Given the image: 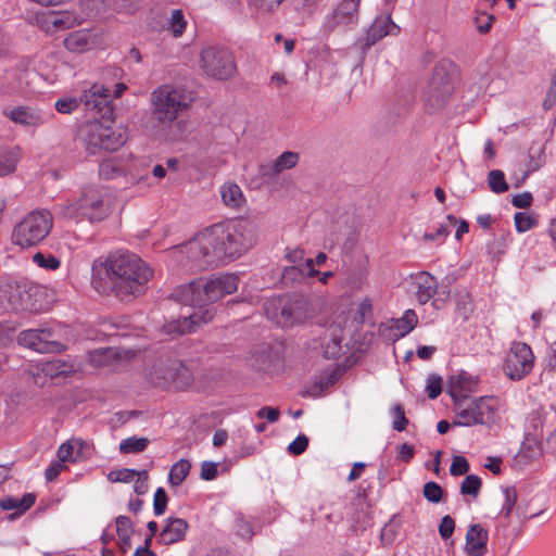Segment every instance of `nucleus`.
<instances>
[{
    "label": "nucleus",
    "mask_w": 556,
    "mask_h": 556,
    "mask_svg": "<svg viewBox=\"0 0 556 556\" xmlns=\"http://www.w3.org/2000/svg\"><path fill=\"white\" fill-rule=\"evenodd\" d=\"M257 237L258 229L253 222L229 219L203 229L175 248L172 256L182 267L203 269L241 257L256 244Z\"/></svg>",
    "instance_id": "f257e3e1"
},
{
    "label": "nucleus",
    "mask_w": 556,
    "mask_h": 556,
    "mask_svg": "<svg viewBox=\"0 0 556 556\" xmlns=\"http://www.w3.org/2000/svg\"><path fill=\"white\" fill-rule=\"evenodd\" d=\"M239 277L226 273L214 275L207 279L199 278L187 285L178 287L174 296L181 303L190 306H203L222 300L238 290ZM215 311L212 307H200L189 316L172 320L165 326L169 334H185L195 331L200 326L213 320Z\"/></svg>",
    "instance_id": "f03ea898"
},
{
    "label": "nucleus",
    "mask_w": 556,
    "mask_h": 556,
    "mask_svg": "<svg viewBox=\"0 0 556 556\" xmlns=\"http://www.w3.org/2000/svg\"><path fill=\"white\" fill-rule=\"evenodd\" d=\"M152 277V268L136 254L116 252L93 263L91 283L101 294L115 290L118 295L137 296Z\"/></svg>",
    "instance_id": "7ed1b4c3"
},
{
    "label": "nucleus",
    "mask_w": 556,
    "mask_h": 556,
    "mask_svg": "<svg viewBox=\"0 0 556 556\" xmlns=\"http://www.w3.org/2000/svg\"><path fill=\"white\" fill-rule=\"evenodd\" d=\"M191 98L186 89L164 84L150 94V124L159 139L177 141L190 134V123L180 115L191 106Z\"/></svg>",
    "instance_id": "20e7f679"
},
{
    "label": "nucleus",
    "mask_w": 556,
    "mask_h": 556,
    "mask_svg": "<svg viewBox=\"0 0 556 556\" xmlns=\"http://www.w3.org/2000/svg\"><path fill=\"white\" fill-rule=\"evenodd\" d=\"M504 402L494 395L458 400L453 405L452 425L456 427L492 426L501 420Z\"/></svg>",
    "instance_id": "39448f33"
},
{
    "label": "nucleus",
    "mask_w": 556,
    "mask_h": 556,
    "mask_svg": "<svg viewBox=\"0 0 556 556\" xmlns=\"http://www.w3.org/2000/svg\"><path fill=\"white\" fill-rule=\"evenodd\" d=\"M55 210L56 214L63 218L77 219L87 217L90 222L102 220L109 214V206L105 203V192L98 186L84 188L77 202L60 204Z\"/></svg>",
    "instance_id": "423d86ee"
},
{
    "label": "nucleus",
    "mask_w": 556,
    "mask_h": 556,
    "mask_svg": "<svg viewBox=\"0 0 556 556\" xmlns=\"http://www.w3.org/2000/svg\"><path fill=\"white\" fill-rule=\"evenodd\" d=\"M87 150L96 154L100 150L115 151L127 140L126 130L110 118L89 122L81 130Z\"/></svg>",
    "instance_id": "0eeeda50"
},
{
    "label": "nucleus",
    "mask_w": 556,
    "mask_h": 556,
    "mask_svg": "<svg viewBox=\"0 0 556 556\" xmlns=\"http://www.w3.org/2000/svg\"><path fill=\"white\" fill-rule=\"evenodd\" d=\"M53 216L47 210H35L26 214L12 231V242L23 249L40 243L51 231Z\"/></svg>",
    "instance_id": "6e6552de"
},
{
    "label": "nucleus",
    "mask_w": 556,
    "mask_h": 556,
    "mask_svg": "<svg viewBox=\"0 0 556 556\" xmlns=\"http://www.w3.org/2000/svg\"><path fill=\"white\" fill-rule=\"evenodd\" d=\"M200 67L210 77L218 80L231 78L237 71L235 58L229 49L208 46L201 50Z\"/></svg>",
    "instance_id": "1a4fd4ad"
},
{
    "label": "nucleus",
    "mask_w": 556,
    "mask_h": 556,
    "mask_svg": "<svg viewBox=\"0 0 556 556\" xmlns=\"http://www.w3.org/2000/svg\"><path fill=\"white\" fill-rule=\"evenodd\" d=\"M534 355L531 348L523 342H514L504 362L505 375L515 381L525 378L533 368Z\"/></svg>",
    "instance_id": "9d476101"
},
{
    "label": "nucleus",
    "mask_w": 556,
    "mask_h": 556,
    "mask_svg": "<svg viewBox=\"0 0 556 556\" xmlns=\"http://www.w3.org/2000/svg\"><path fill=\"white\" fill-rule=\"evenodd\" d=\"M277 312L271 316L281 327H291L308 316V305L302 299H278L270 303Z\"/></svg>",
    "instance_id": "9b49d317"
},
{
    "label": "nucleus",
    "mask_w": 556,
    "mask_h": 556,
    "mask_svg": "<svg viewBox=\"0 0 556 556\" xmlns=\"http://www.w3.org/2000/svg\"><path fill=\"white\" fill-rule=\"evenodd\" d=\"M99 174L105 179L128 177V180L134 184L143 179V176L137 170L131 155H121L104 160L99 165Z\"/></svg>",
    "instance_id": "f8f14e48"
},
{
    "label": "nucleus",
    "mask_w": 556,
    "mask_h": 556,
    "mask_svg": "<svg viewBox=\"0 0 556 556\" xmlns=\"http://www.w3.org/2000/svg\"><path fill=\"white\" fill-rule=\"evenodd\" d=\"M18 343L39 353H54L64 345L53 338L49 329H28L18 334Z\"/></svg>",
    "instance_id": "ddd939ff"
},
{
    "label": "nucleus",
    "mask_w": 556,
    "mask_h": 556,
    "mask_svg": "<svg viewBox=\"0 0 556 556\" xmlns=\"http://www.w3.org/2000/svg\"><path fill=\"white\" fill-rule=\"evenodd\" d=\"M111 91L101 84H93L89 89H85L80 97V101L87 110L97 111L99 113H111L110 106Z\"/></svg>",
    "instance_id": "4468645a"
},
{
    "label": "nucleus",
    "mask_w": 556,
    "mask_h": 556,
    "mask_svg": "<svg viewBox=\"0 0 556 556\" xmlns=\"http://www.w3.org/2000/svg\"><path fill=\"white\" fill-rule=\"evenodd\" d=\"M453 85L443 65L437 66L429 85V101L431 105L439 106L452 92Z\"/></svg>",
    "instance_id": "2eb2a0df"
},
{
    "label": "nucleus",
    "mask_w": 556,
    "mask_h": 556,
    "mask_svg": "<svg viewBox=\"0 0 556 556\" xmlns=\"http://www.w3.org/2000/svg\"><path fill=\"white\" fill-rule=\"evenodd\" d=\"M361 0H341L333 12L327 17V26L334 28L339 25H349L357 22Z\"/></svg>",
    "instance_id": "dca6fc26"
},
{
    "label": "nucleus",
    "mask_w": 556,
    "mask_h": 556,
    "mask_svg": "<svg viewBox=\"0 0 556 556\" xmlns=\"http://www.w3.org/2000/svg\"><path fill=\"white\" fill-rule=\"evenodd\" d=\"M477 386V377L466 371H460L451 376L448 380V393L452 396L453 405L456 404V401L458 400L468 399L467 393L476 392Z\"/></svg>",
    "instance_id": "f3484780"
},
{
    "label": "nucleus",
    "mask_w": 556,
    "mask_h": 556,
    "mask_svg": "<svg viewBox=\"0 0 556 556\" xmlns=\"http://www.w3.org/2000/svg\"><path fill=\"white\" fill-rule=\"evenodd\" d=\"M84 16L71 11L56 12L60 22V29L65 30L80 24L85 17L100 12L103 8V0H80Z\"/></svg>",
    "instance_id": "a211bd4d"
},
{
    "label": "nucleus",
    "mask_w": 556,
    "mask_h": 556,
    "mask_svg": "<svg viewBox=\"0 0 556 556\" xmlns=\"http://www.w3.org/2000/svg\"><path fill=\"white\" fill-rule=\"evenodd\" d=\"M343 329L341 324H332L326 330L321 342L320 351L326 358H337L342 352Z\"/></svg>",
    "instance_id": "6ab92c4d"
},
{
    "label": "nucleus",
    "mask_w": 556,
    "mask_h": 556,
    "mask_svg": "<svg viewBox=\"0 0 556 556\" xmlns=\"http://www.w3.org/2000/svg\"><path fill=\"white\" fill-rule=\"evenodd\" d=\"M7 116L15 124L25 127H37L46 122L45 114L31 106H16L7 113Z\"/></svg>",
    "instance_id": "aec40b11"
},
{
    "label": "nucleus",
    "mask_w": 556,
    "mask_h": 556,
    "mask_svg": "<svg viewBox=\"0 0 556 556\" xmlns=\"http://www.w3.org/2000/svg\"><path fill=\"white\" fill-rule=\"evenodd\" d=\"M488 530L481 523H472L466 533V551L470 556H482L486 552Z\"/></svg>",
    "instance_id": "412c9836"
},
{
    "label": "nucleus",
    "mask_w": 556,
    "mask_h": 556,
    "mask_svg": "<svg viewBox=\"0 0 556 556\" xmlns=\"http://www.w3.org/2000/svg\"><path fill=\"white\" fill-rule=\"evenodd\" d=\"M413 283L416 289V299L420 304H426L434 298L438 289V281L429 273L421 271L413 276Z\"/></svg>",
    "instance_id": "4be33fe9"
},
{
    "label": "nucleus",
    "mask_w": 556,
    "mask_h": 556,
    "mask_svg": "<svg viewBox=\"0 0 556 556\" xmlns=\"http://www.w3.org/2000/svg\"><path fill=\"white\" fill-rule=\"evenodd\" d=\"M399 31V26L390 16H379L367 31L366 45L371 46L388 35H397Z\"/></svg>",
    "instance_id": "5701e85b"
},
{
    "label": "nucleus",
    "mask_w": 556,
    "mask_h": 556,
    "mask_svg": "<svg viewBox=\"0 0 556 556\" xmlns=\"http://www.w3.org/2000/svg\"><path fill=\"white\" fill-rule=\"evenodd\" d=\"M188 523H148L151 533L160 532V541L174 544L184 539Z\"/></svg>",
    "instance_id": "b1692460"
},
{
    "label": "nucleus",
    "mask_w": 556,
    "mask_h": 556,
    "mask_svg": "<svg viewBox=\"0 0 556 556\" xmlns=\"http://www.w3.org/2000/svg\"><path fill=\"white\" fill-rule=\"evenodd\" d=\"M327 255L323 252L318 253L315 258H306L301 267L290 266L283 270V279H294L298 275H305L307 277H314L319 274L315 269V265L321 266L326 263Z\"/></svg>",
    "instance_id": "393cba45"
},
{
    "label": "nucleus",
    "mask_w": 556,
    "mask_h": 556,
    "mask_svg": "<svg viewBox=\"0 0 556 556\" xmlns=\"http://www.w3.org/2000/svg\"><path fill=\"white\" fill-rule=\"evenodd\" d=\"M418 317L413 309H406L402 317L391 321L390 331L395 339L403 338L408 334L417 325Z\"/></svg>",
    "instance_id": "a878e982"
},
{
    "label": "nucleus",
    "mask_w": 556,
    "mask_h": 556,
    "mask_svg": "<svg viewBox=\"0 0 556 556\" xmlns=\"http://www.w3.org/2000/svg\"><path fill=\"white\" fill-rule=\"evenodd\" d=\"M501 508L496 514L498 519H509L517 502V491L513 486H502L497 498Z\"/></svg>",
    "instance_id": "bb28decb"
},
{
    "label": "nucleus",
    "mask_w": 556,
    "mask_h": 556,
    "mask_svg": "<svg viewBox=\"0 0 556 556\" xmlns=\"http://www.w3.org/2000/svg\"><path fill=\"white\" fill-rule=\"evenodd\" d=\"M36 501L34 493H26L22 497L9 496L0 501V505L4 510H15L11 515L12 518L21 515L29 509Z\"/></svg>",
    "instance_id": "cd10ccee"
},
{
    "label": "nucleus",
    "mask_w": 556,
    "mask_h": 556,
    "mask_svg": "<svg viewBox=\"0 0 556 556\" xmlns=\"http://www.w3.org/2000/svg\"><path fill=\"white\" fill-rule=\"evenodd\" d=\"M93 43L92 35L86 30L74 31L64 40L65 48L72 52L87 51L93 46Z\"/></svg>",
    "instance_id": "c85d7f7f"
},
{
    "label": "nucleus",
    "mask_w": 556,
    "mask_h": 556,
    "mask_svg": "<svg viewBox=\"0 0 556 556\" xmlns=\"http://www.w3.org/2000/svg\"><path fill=\"white\" fill-rule=\"evenodd\" d=\"M219 193L223 203L229 207H240L245 201L241 188L235 182H225L222 185Z\"/></svg>",
    "instance_id": "c756f323"
},
{
    "label": "nucleus",
    "mask_w": 556,
    "mask_h": 556,
    "mask_svg": "<svg viewBox=\"0 0 556 556\" xmlns=\"http://www.w3.org/2000/svg\"><path fill=\"white\" fill-rule=\"evenodd\" d=\"M299 162V154L293 151H286L280 154L267 168L266 174L276 176L283 170L293 168Z\"/></svg>",
    "instance_id": "7c9ffc66"
},
{
    "label": "nucleus",
    "mask_w": 556,
    "mask_h": 556,
    "mask_svg": "<svg viewBox=\"0 0 556 556\" xmlns=\"http://www.w3.org/2000/svg\"><path fill=\"white\" fill-rule=\"evenodd\" d=\"M21 160V150L18 148H11L0 152V177L12 174Z\"/></svg>",
    "instance_id": "2f4dec72"
},
{
    "label": "nucleus",
    "mask_w": 556,
    "mask_h": 556,
    "mask_svg": "<svg viewBox=\"0 0 556 556\" xmlns=\"http://www.w3.org/2000/svg\"><path fill=\"white\" fill-rule=\"evenodd\" d=\"M176 364L167 367L163 364L154 366L150 372L151 381L159 387H166L176 379Z\"/></svg>",
    "instance_id": "473e14b6"
},
{
    "label": "nucleus",
    "mask_w": 556,
    "mask_h": 556,
    "mask_svg": "<svg viewBox=\"0 0 556 556\" xmlns=\"http://www.w3.org/2000/svg\"><path fill=\"white\" fill-rule=\"evenodd\" d=\"M191 468V464L187 459H179L175 463L168 475V481L172 485H179L188 476Z\"/></svg>",
    "instance_id": "72a5a7b5"
},
{
    "label": "nucleus",
    "mask_w": 556,
    "mask_h": 556,
    "mask_svg": "<svg viewBox=\"0 0 556 556\" xmlns=\"http://www.w3.org/2000/svg\"><path fill=\"white\" fill-rule=\"evenodd\" d=\"M36 23L47 34L61 30L58 13L53 11L37 14Z\"/></svg>",
    "instance_id": "f704fd0d"
},
{
    "label": "nucleus",
    "mask_w": 556,
    "mask_h": 556,
    "mask_svg": "<svg viewBox=\"0 0 556 556\" xmlns=\"http://www.w3.org/2000/svg\"><path fill=\"white\" fill-rule=\"evenodd\" d=\"M116 356L113 348L99 349L89 353V361L93 366H109Z\"/></svg>",
    "instance_id": "c9c22d12"
},
{
    "label": "nucleus",
    "mask_w": 556,
    "mask_h": 556,
    "mask_svg": "<svg viewBox=\"0 0 556 556\" xmlns=\"http://www.w3.org/2000/svg\"><path fill=\"white\" fill-rule=\"evenodd\" d=\"M187 27V22L185 20L184 13L181 10H173L170 17L167 22V30L170 31V34L178 38L180 37Z\"/></svg>",
    "instance_id": "e433bc0d"
},
{
    "label": "nucleus",
    "mask_w": 556,
    "mask_h": 556,
    "mask_svg": "<svg viewBox=\"0 0 556 556\" xmlns=\"http://www.w3.org/2000/svg\"><path fill=\"white\" fill-rule=\"evenodd\" d=\"M33 262L45 270H58L61 267V260L53 254L36 252L33 255Z\"/></svg>",
    "instance_id": "4c0bfd02"
},
{
    "label": "nucleus",
    "mask_w": 556,
    "mask_h": 556,
    "mask_svg": "<svg viewBox=\"0 0 556 556\" xmlns=\"http://www.w3.org/2000/svg\"><path fill=\"white\" fill-rule=\"evenodd\" d=\"M148 446V439L138 438V437H129L124 439L119 443V452L122 454H131V453H140L144 451Z\"/></svg>",
    "instance_id": "58836bf2"
},
{
    "label": "nucleus",
    "mask_w": 556,
    "mask_h": 556,
    "mask_svg": "<svg viewBox=\"0 0 556 556\" xmlns=\"http://www.w3.org/2000/svg\"><path fill=\"white\" fill-rule=\"evenodd\" d=\"M482 481L477 475H467L460 483V493L464 496L476 498L481 490Z\"/></svg>",
    "instance_id": "ea45409f"
},
{
    "label": "nucleus",
    "mask_w": 556,
    "mask_h": 556,
    "mask_svg": "<svg viewBox=\"0 0 556 556\" xmlns=\"http://www.w3.org/2000/svg\"><path fill=\"white\" fill-rule=\"evenodd\" d=\"M43 371L52 377L67 376L71 372L75 371V367L73 364H66L61 359H53L45 364Z\"/></svg>",
    "instance_id": "a19ab883"
},
{
    "label": "nucleus",
    "mask_w": 556,
    "mask_h": 556,
    "mask_svg": "<svg viewBox=\"0 0 556 556\" xmlns=\"http://www.w3.org/2000/svg\"><path fill=\"white\" fill-rule=\"evenodd\" d=\"M447 223L440 225L434 232H426L424 240L426 241H444L451 231V227L455 226L457 219L453 215L447 216Z\"/></svg>",
    "instance_id": "79ce46f5"
},
{
    "label": "nucleus",
    "mask_w": 556,
    "mask_h": 556,
    "mask_svg": "<svg viewBox=\"0 0 556 556\" xmlns=\"http://www.w3.org/2000/svg\"><path fill=\"white\" fill-rule=\"evenodd\" d=\"M10 296L8 299L9 307L14 311L27 309L28 305L26 299L28 298V293L26 290L21 289L20 287H11L10 288Z\"/></svg>",
    "instance_id": "37998d69"
},
{
    "label": "nucleus",
    "mask_w": 556,
    "mask_h": 556,
    "mask_svg": "<svg viewBox=\"0 0 556 556\" xmlns=\"http://www.w3.org/2000/svg\"><path fill=\"white\" fill-rule=\"evenodd\" d=\"M488 184L494 193H503L508 189L504 173L500 169H493L489 173Z\"/></svg>",
    "instance_id": "c03bdc74"
},
{
    "label": "nucleus",
    "mask_w": 556,
    "mask_h": 556,
    "mask_svg": "<svg viewBox=\"0 0 556 556\" xmlns=\"http://www.w3.org/2000/svg\"><path fill=\"white\" fill-rule=\"evenodd\" d=\"M516 230L520 233L529 231L535 225V219L526 212H518L514 216Z\"/></svg>",
    "instance_id": "a18cd8bd"
},
{
    "label": "nucleus",
    "mask_w": 556,
    "mask_h": 556,
    "mask_svg": "<svg viewBox=\"0 0 556 556\" xmlns=\"http://www.w3.org/2000/svg\"><path fill=\"white\" fill-rule=\"evenodd\" d=\"M137 476V470L123 468L117 470H112L108 475V479L111 482H132L135 477Z\"/></svg>",
    "instance_id": "49530a36"
},
{
    "label": "nucleus",
    "mask_w": 556,
    "mask_h": 556,
    "mask_svg": "<svg viewBox=\"0 0 556 556\" xmlns=\"http://www.w3.org/2000/svg\"><path fill=\"white\" fill-rule=\"evenodd\" d=\"M391 414L393 416V429L396 431L405 430L406 426L408 425V419L405 417L402 405L395 404L391 409Z\"/></svg>",
    "instance_id": "de8ad7c7"
},
{
    "label": "nucleus",
    "mask_w": 556,
    "mask_h": 556,
    "mask_svg": "<svg viewBox=\"0 0 556 556\" xmlns=\"http://www.w3.org/2000/svg\"><path fill=\"white\" fill-rule=\"evenodd\" d=\"M470 469L469 463L467 458L460 455H455L452 458V464L450 467V472L452 476H463L466 475Z\"/></svg>",
    "instance_id": "09e8293b"
},
{
    "label": "nucleus",
    "mask_w": 556,
    "mask_h": 556,
    "mask_svg": "<svg viewBox=\"0 0 556 556\" xmlns=\"http://www.w3.org/2000/svg\"><path fill=\"white\" fill-rule=\"evenodd\" d=\"M80 99L73 97L62 98L55 102V109L59 113L70 114L76 111L79 106Z\"/></svg>",
    "instance_id": "8fccbe9b"
},
{
    "label": "nucleus",
    "mask_w": 556,
    "mask_h": 556,
    "mask_svg": "<svg viewBox=\"0 0 556 556\" xmlns=\"http://www.w3.org/2000/svg\"><path fill=\"white\" fill-rule=\"evenodd\" d=\"M56 456H58V458H60L64 463H66V462H70V463H77V462H79L78 460V456L75 454V450H73V446H72V443H71L70 440H67L66 442L62 443L59 446L58 452H56Z\"/></svg>",
    "instance_id": "3c124183"
},
{
    "label": "nucleus",
    "mask_w": 556,
    "mask_h": 556,
    "mask_svg": "<svg viewBox=\"0 0 556 556\" xmlns=\"http://www.w3.org/2000/svg\"><path fill=\"white\" fill-rule=\"evenodd\" d=\"M338 379V375L336 370H331L327 372L325 376L320 377L316 384L313 387V394H317L326 390L327 388L333 386Z\"/></svg>",
    "instance_id": "603ef678"
},
{
    "label": "nucleus",
    "mask_w": 556,
    "mask_h": 556,
    "mask_svg": "<svg viewBox=\"0 0 556 556\" xmlns=\"http://www.w3.org/2000/svg\"><path fill=\"white\" fill-rule=\"evenodd\" d=\"M442 493H443V491H442L441 486L435 482L430 481L424 485V496L429 502H432V503L440 502V500L442 497Z\"/></svg>",
    "instance_id": "864d4df0"
},
{
    "label": "nucleus",
    "mask_w": 556,
    "mask_h": 556,
    "mask_svg": "<svg viewBox=\"0 0 556 556\" xmlns=\"http://www.w3.org/2000/svg\"><path fill=\"white\" fill-rule=\"evenodd\" d=\"M426 391L430 399H435L442 391V379L439 376L431 375L427 379Z\"/></svg>",
    "instance_id": "5fc2aeb1"
},
{
    "label": "nucleus",
    "mask_w": 556,
    "mask_h": 556,
    "mask_svg": "<svg viewBox=\"0 0 556 556\" xmlns=\"http://www.w3.org/2000/svg\"><path fill=\"white\" fill-rule=\"evenodd\" d=\"M73 450H75V454L78 456V460H83L89 457L90 455V446L89 444L80 438H72L70 439Z\"/></svg>",
    "instance_id": "6e6d98bb"
},
{
    "label": "nucleus",
    "mask_w": 556,
    "mask_h": 556,
    "mask_svg": "<svg viewBox=\"0 0 556 556\" xmlns=\"http://www.w3.org/2000/svg\"><path fill=\"white\" fill-rule=\"evenodd\" d=\"M166 505H167L166 492L163 488H159L155 491L154 497H153V509H154L155 516H161L165 511Z\"/></svg>",
    "instance_id": "4d7b16f0"
},
{
    "label": "nucleus",
    "mask_w": 556,
    "mask_h": 556,
    "mask_svg": "<svg viewBox=\"0 0 556 556\" xmlns=\"http://www.w3.org/2000/svg\"><path fill=\"white\" fill-rule=\"evenodd\" d=\"M218 475V464L205 460L201 464V479L205 481L214 480Z\"/></svg>",
    "instance_id": "13d9d810"
},
{
    "label": "nucleus",
    "mask_w": 556,
    "mask_h": 556,
    "mask_svg": "<svg viewBox=\"0 0 556 556\" xmlns=\"http://www.w3.org/2000/svg\"><path fill=\"white\" fill-rule=\"evenodd\" d=\"M307 437L300 434L288 445V452L293 455H301L307 448Z\"/></svg>",
    "instance_id": "bf43d9fd"
},
{
    "label": "nucleus",
    "mask_w": 556,
    "mask_h": 556,
    "mask_svg": "<svg viewBox=\"0 0 556 556\" xmlns=\"http://www.w3.org/2000/svg\"><path fill=\"white\" fill-rule=\"evenodd\" d=\"M65 469V463L58 458L47 467L45 477L48 481H53Z\"/></svg>",
    "instance_id": "052dcab7"
},
{
    "label": "nucleus",
    "mask_w": 556,
    "mask_h": 556,
    "mask_svg": "<svg viewBox=\"0 0 556 556\" xmlns=\"http://www.w3.org/2000/svg\"><path fill=\"white\" fill-rule=\"evenodd\" d=\"M134 491L137 494H144L148 491V472L146 470L138 471L134 479Z\"/></svg>",
    "instance_id": "680f3d73"
},
{
    "label": "nucleus",
    "mask_w": 556,
    "mask_h": 556,
    "mask_svg": "<svg viewBox=\"0 0 556 556\" xmlns=\"http://www.w3.org/2000/svg\"><path fill=\"white\" fill-rule=\"evenodd\" d=\"M399 523H384L381 529V541L384 544H391L396 536Z\"/></svg>",
    "instance_id": "e2e57ef3"
},
{
    "label": "nucleus",
    "mask_w": 556,
    "mask_h": 556,
    "mask_svg": "<svg viewBox=\"0 0 556 556\" xmlns=\"http://www.w3.org/2000/svg\"><path fill=\"white\" fill-rule=\"evenodd\" d=\"M285 0H254V5L258 11L273 12L279 8Z\"/></svg>",
    "instance_id": "0e129e2a"
},
{
    "label": "nucleus",
    "mask_w": 556,
    "mask_h": 556,
    "mask_svg": "<svg viewBox=\"0 0 556 556\" xmlns=\"http://www.w3.org/2000/svg\"><path fill=\"white\" fill-rule=\"evenodd\" d=\"M374 307L372 299L369 296L363 298L357 305V314L361 316L362 320L367 316L371 315Z\"/></svg>",
    "instance_id": "69168bd1"
},
{
    "label": "nucleus",
    "mask_w": 556,
    "mask_h": 556,
    "mask_svg": "<svg viewBox=\"0 0 556 556\" xmlns=\"http://www.w3.org/2000/svg\"><path fill=\"white\" fill-rule=\"evenodd\" d=\"M117 534L121 540V546L122 548H126L130 546L129 542V533L130 531V523H117Z\"/></svg>",
    "instance_id": "338daca9"
},
{
    "label": "nucleus",
    "mask_w": 556,
    "mask_h": 556,
    "mask_svg": "<svg viewBox=\"0 0 556 556\" xmlns=\"http://www.w3.org/2000/svg\"><path fill=\"white\" fill-rule=\"evenodd\" d=\"M532 203V195L529 192L516 194L511 198V204L518 208H527Z\"/></svg>",
    "instance_id": "774afa93"
}]
</instances>
